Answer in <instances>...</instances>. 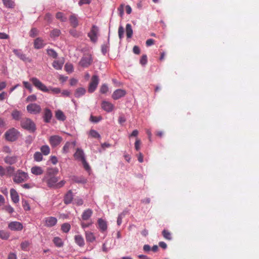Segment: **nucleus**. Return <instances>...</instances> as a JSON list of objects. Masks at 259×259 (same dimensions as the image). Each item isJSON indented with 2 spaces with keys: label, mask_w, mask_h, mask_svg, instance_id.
Returning <instances> with one entry per match:
<instances>
[{
  "label": "nucleus",
  "mask_w": 259,
  "mask_h": 259,
  "mask_svg": "<svg viewBox=\"0 0 259 259\" xmlns=\"http://www.w3.org/2000/svg\"><path fill=\"white\" fill-rule=\"evenodd\" d=\"M86 92V90L83 88H77L75 92L74 96L76 98H79L83 95Z\"/></svg>",
  "instance_id": "cd10ccee"
},
{
  "label": "nucleus",
  "mask_w": 259,
  "mask_h": 259,
  "mask_svg": "<svg viewBox=\"0 0 259 259\" xmlns=\"http://www.w3.org/2000/svg\"><path fill=\"white\" fill-rule=\"evenodd\" d=\"M102 107L105 111L110 112L112 111L113 105L109 102L104 101L102 103Z\"/></svg>",
  "instance_id": "6ab92c4d"
},
{
  "label": "nucleus",
  "mask_w": 259,
  "mask_h": 259,
  "mask_svg": "<svg viewBox=\"0 0 259 259\" xmlns=\"http://www.w3.org/2000/svg\"><path fill=\"white\" fill-rule=\"evenodd\" d=\"M98 27L96 25H93L90 31L88 34L92 42H96L97 41L98 39Z\"/></svg>",
  "instance_id": "6e6552de"
},
{
  "label": "nucleus",
  "mask_w": 259,
  "mask_h": 259,
  "mask_svg": "<svg viewBox=\"0 0 259 259\" xmlns=\"http://www.w3.org/2000/svg\"><path fill=\"white\" fill-rule=\"evenodd\" d=\"M124 30L122 26H120L118 28V36L120 39H121L123 37Z\"/></svg>",
  "instance_id": "49530a36"
},
{
  "label": "nucleus",
  "mask_w": 259,
  "mask_h": 259,
  "mask_svg": "<svg viewBox=\"0 0 259 259\" xmlns=\"http://www.w3.org/2000/svg\"><path fill=\"white\" fill-rule=\"evenodd\" d=\"M41 150V153L45 155H47L49 154V146L47 145L43 146L40 148Z\"/></svg>",
  "instance_id": "79ce46f5"
},
{
  "label": "nucleus",
  "mask_w": 259,
  "mask_h": 259,
  "mask_svg": "<svg viewBox=\"0 0 259 259\" xmlns=\"http://www.w3.org/2000/svg\"><path fill=\"white\" fill-rule=\"evenodd\" d=\"M30 81L33 84L38 90L44 92H47L49 91L48 88L39 79L36 77H32L30 79Z\"/></svg>",
  "instance_id": "423d86ee"
},
{
  "label": "nucleus",
  "mask_w": 259,
  "mask_h": 259,
  "mask_svg": "<svg viewBox=\"0 0 259 259\" xmlns=\"http://www.w3.org/2000/svg\"><path fill=\"white\" fill-rule=\"evenodd\" d=\"M98 228L101 232H104L106 231L107 229V224L106 221L101 218L99 219L98 220Z\"/></svg>",
  "instance_id": "2eb2a0df"
},
{
  "label": "nucleus",
  "mask_w": 259,
  "mask_h": 259,
  "mask_svg": "<svg viewBox=\"0 0 259 259\" xmlns=\"http://www.w3.org/2000/svg\"><path fill=\"white\" fill-rule=\"evenodd\" d=\"M64 68L65 70L68 73H71L73 71V66L71 63H66Z\"/></svg>",
  "instance_id": "ea45409f"
},
{
  "label": "nucleus",
  "mask_w": 259,
  "mask_h": 259,
  "mask_svg": "<svg viewBox=\"0 0 259 259\" xmlns=\"http://www.w3.org/2000/svg\"><path fill=\"white\" fill-rule=\"evenodd\" d=\"M70 228L71 226L69 223H64L61 226V230L64 233H68Z\"/></svg>",
  "instance_id": "f704fd0d"
},
{
  "label": "nucleus",
  "mask_w": 259,
  "mask_h": 259,
  "mask_svg": "<svg viewBox=\"0 0 259 259\" xmlns=\"http://www.w3.org/2000/svg\"><path fill=\"white\" fill-rule=\"evenodd\" d=\"M58 56L57 53L54 50L50 49V57H52L54 59H56Z\"/></svg>",
  "instance_id": "864d4df0"
},
{
  "label": "nucleus",
  "mask_w": 259,
  "mask_h": 259,
  "mask_svg": "<svg viewBox=\"0 0 259 259\" xmlns=\"http://www.w3.org/2000/svg\"><path fill=\"white\" fill-rule=\"evenodd\" d=\"M57 222V220L54 217H50V227L55 226Z\"/></svg>",
  "instance_id": "8fccbe9b"
},
{
  "label": "nucleus",
  "mask_w": 259,
  "mask_h": 259,
  "mask_svg": "<svg viewBox=\"0 0 259 259\" xmlns=\"http://www.w3.org/2000/svg\"><path fill=\"white\" fill-rule=\"evenodd\" d=\"M91 2V0H80L78 4L79 6H82L84 4H89Z\"/></svg>",
  "instance_id": "69168bd1"
},
{
  "label": "nucleus",
  "mask_w": 259,
  "mask_h": 259,
  "mask_svg": "<svg viewBox=\"0 0 259 259\" xmlns=\"http://www.w3.org/2000/svg\"><path fill=\"white\" fill-rule=\"evenodd\" d=\"M50 161L54 165L56 164L58 162V160L56 156H51L50 159Z\"/></svg>",
  "instance_id": "603ef678"
},
{
  "label": "nucleus",
  "mask_w": 259,
  "mask_h": 259,
  "mask_svg": "<svg viewBox=\"0 0 259 259\" xmlns=\"http://www.w3.org/2000/svg\"><path fill=\"white\" fill-rule=\"evenodd\" d=\"M15 168L14 166H9L6 167V170L7 175L9 176H13L14 177V175L16 172H15Z\"/></svg>",
  "instance_id": "473e14b6"
},
{
  "label": "nucleus",
  "mask_w": 259,
  "mask_h": 259,
  "mask_svg": "<svg viewBox=\"0 0 259 259\" xmlns=\"http://www.w3.org/2000/svg\"><path fill=\"white\" fill-rule=\"evenodd\" d=\"M141 141L137 139L135 143V149L137 151H139L140 149Z\"/></svg>",
  "instance_id": "052dcab7"
},
{
  "label": "nucleus",
  "mask_w": 259,
  "mask_h": 259,
  "mask_svg": "<svg viewBox=\"0 0 259 259\" xmlns=\"http://www.w3.org/2000/svg\"><path fill=\"white\" fill-rule=\"evenodd\" d=\"M63 139L58 135H54L50 137V144L53 148H55L60 144Z\"/></svg>",
  "instance_id": "1a4fd4ad"
},
{
  "label": "nucleus",
  "mask_w": 259,
  "mask_h": 259,
  "mask_svg": "<svg viewBox=\"0 0 259 259\" xmlns=\"http://www.w3.org/2000/svg\"><path fill=\"white\" fill-rule=\"evenodd\" d=\"M22 224L18 222H11L8 225V228L12 231H21L23 229Z\"/></svg>",
  "instance_id": "9d476101"
},
{
  "label": "nucleus",
  "mask_w": 259,
  "mask_h": 259,
  "mask_svg": "<svg viewBox=\"0 0 259 259\" xmlns=\"http://www.w3.org/2000/svg\"><path fill=\"white\" fill-rule=\"evenodd\" d=\"M34 159L37 162L41 161L42 160V154L39 152H36L34 154Z\"/></svg>",
  "instance_id": "e433bc0d"
},
{
  "label": "nucleus",
  "mask_w": 259,
  "mask_h": 259,
  "mask_svg": "<svg viewBox=\"0 0 259 259\" xmlns=\"http://www.w3.org/2000/svg\"><path fill=\"white\" fill-rule=\"evenodd\" d=\"M18 161V157L17 156H7L4 158V161L6 163L12 165L16 163Z\"/></svg>",
  "instance_id": "f3484780"
},
{
  "label": "nucleus",
  "mask_w": 259,
  "mask_h": 259,
  "mask_svg": "<svg viewBox=\"0 0 259 259\" xmlns=\"http://www.w3.org/2000/svg\"><path fill=\"white\" fill-rule=\"evenodd\" d=\"M102 119V117L99 115V116H94L93 115H91L90 117V121L93 123H97L100 120H101Z\"/></svg>",
  "instance_id": "c9c22d12"
},
{
  "label": "nucleus",
  "mask_w": 259,
  "mask_h": 259,
  "mask_svg": "<svg viewBox=\"0 0 259 259\" xmlns=\"http://www.w3.org/2000/svg\"><path fill=\"white\" fill-rule=\"evenodd\" d=\"M30 243L28 241H25L21 242L20 246L21 248L23 250H26L27 248L29 246Z\"/></svg>",
  "instance_id": "37998d69"
},
{
  "label": "nucleus",
  "mask_w": 259,
  "mask_h": 259,
  "mask_svg": "<svg viewBox=\"0 0 259 259\" xmlns=\"http://www.w3.org/2000/svg\"><path fill=\"white\" fill-rule=\"evenodd\" d=\"M69 21L71 25L73 27L76 28L78 25V19L75 14H72L70 15L69 18Z\"/></svg>",
  "instance_id": "4be33fe9"
},
{
  "label": "nucleus",
  "mask_w": 259,
  "mask_h": 259,
  "mask_svg": "<svg viewBox=\"0 0 259 259\" xmlns=\"http://www.w3.org/2000/svg\"><path fill=\"white\" fill-rule=\"evenodd\" d=\"M93 62L92 55L89 54H84L79 62V65L83 67H88Z\"/></svg>",
  "instance_id": "39448f33"
},
{
  "label": "nucleus",
  "mask_w": 259,
  "mask_h": 259,
  "mask_svg": "<svg viewBox=\"0 0 259 259\" xmlns=\"http://www.w3.org/2000/svg\"><path fill=\"white\" fill-rule=\"evenodd\" d=\"M19 132L14 128L8 130L5 133V138L7 140L11 142L16 141L18 138Z\"/></svg>",
  "instance_id": "20e7f679"
},
{
  "label": "nucleus",
  "mask_w": 259,
  "mask_h": 259,
  "mask_svg": "<svg viewBox=\"0 0 259 259\" xmlns=\"http://www.w3.org/2000/svg\"><path fill=\"white\" fill-rule=\"evenodd\" d=\"M27 109L30 113H37L40 112V108L36 104H31L27 106Z\"/></svg>",
  "instance_id": "ddd939ff"
},
{
  "label": "nucleus",
  "mask_w": 259,
  "mask_h": 259,
  "mask_svg": "<svg viewBox=\"0 0 259 259\" xmlns=\"http://www.w3.org/2000/svg\"><path fill=\"white\" fill-rule=\"evenodd\" d=\"M124 215L125 213L124 212L121 213L118 215L117 220V224L118 226H120L121 224L122 218Z\"/></svg>",
  "instance_id": "09e8293b"
},
{
  "label": "nucleus",
  "mask_w": 259,
  "mask_h": 259,
  "mask_svg": "<svg viewBox=\"0 0 259 259\" xmlns=\"http://www.w3.org/2000/svg\"><path fill=\"white\" fill-rule=\"evenodd\" d=\"M13 52L14 54L21 60L23 61H30L29 59L26 56L21 50L14 49Z\"/></svg>",
  "instance_id": "f8f14e48"
},
{
  "label": "nucleus",
  "mask_w": 259,
  "mask_h": 259,
  "mask_svg": "<svg viewBox=\"0 0 259 259\" xmlns=\"http://www.w3.org/2000/svg\"><path fill=\"white\" fill-rule=\"evenodd\" d=\"M100 92L102 94H105L108 91V86L106 84H103L100 88Z\"/></svg>",
  "instance_id": "de8ad7c7"
},
{
  "label": "nucleus",
  "mask_w": 259,
  "mask_h": 259,
  "mask_svg": "<svg viewBox=\"0 0 259 259\" xmlns=\"http://www.w3.org/2000/svg\"><path fill=\"white\" fill-rule=\"evenodd\" d=\"M5 6L8 8H13L15 7V3L12 0H2Z\"/></svg>",
  "instance_id": "c756f323"
},
{
  "label": "nucleus",
  "mask_w": 259,
  "mask_h": 259,
  "mask_svg": "<svg viewBox=\"0 0 259 259\" xmlns=\"http://www.w3.org/2000/svg\"><path fill=\"white\" fill-rule=\"evenodd\" d=\"M52 241L57 247H62L64 245L63 241L59 237H54L52 240Z\"/></svg>",
  "instance_id": "5701e85b"
},
{
  "label": "nucleus",
  "mask_w": 259,
  "mask_h": 259,
  "mask_svg": "<svg viewBox=\"0 0 259 259\" xmlns=\"http://www.w3.org/2000/svg\"><path fill=\"white\" fill-rule=\"evenodd\" d=\"M99 82V79L97 75H94L92 76L91 81L89 84L88 92L93 93L96 89Z\"/></svg>",
  "instance_id": "0eeeda50"
},
{
  "label": "nucleus",
  "mask_w": 259,
  "mask_h": 259,
  "mask_svg": "<svg viewBox=\"0 0 259 259\" xmlns=\"http://www.w3.org/2000/svg\"><path fill=\"white\" fill-rule=\"evenodd\" d=\"M9 38V35L4 32H0V39H5Z\"/></svg>",
  "instance_id": "0e129e2a"
},
{
  "label": "nucleus",
  "mask_w": 259,
  "mask_h": 259,
  "mask_svg": "<svg viewBox=\"0 0 259 259\" xmlns=\"http://www.w3.org/2000/svg\"><path fill=\"white\" fill-rule=\"evenodd\" d=\"M36 100V96L35 95H32L27 98L28 101H34Z\"/></svg>",
  "instance_id": "774afa93"
},
{
  "label": "nucleus",
  "mask_w": 259,
  "mask_h": 259,
  "mask_svg": "<svg viewBox=\"0 0 259 259\" xmlns=\"http://www.w3.org/2000/svg\"><path fill=\"white\" fill-rule=\"evenodd\" d=\"M74 157L76 160L82 161L85 159L84 153L81 149L77 148L74 154Z\"/></svg>",
  "instance_id": "4468645a"
},
{
  "label": "nucleus",
  "mask_w": 259,
  "mask_h": 259,
  "mask_svg": "<svg viewBox=\"0 0 259 259\" xmlns=\"http://www.w3.org/2000/svg\"><path fill=\"white\" fill-rule=\"evenodd\" d=\"M81 161L82 163L84 168L86 170H89L90 169V166L89 164H88V163L87 162L85 159H83Z\"/></svg>",
  "instance_id": "3c124183"
},
{
  "label": "nucleus",
  "mask_w": 259,
  "mask_h": 259,
  "mask_svg": "<svg viewBox=\"0 0 259 259\" xmlns=\"http://www.w3.org/2000/svg\"><path fill=\"white\" fill-rule=\"evenodd\" d=\"M10 195L12 200L15 203H17L19 201V197L18 193L14 189H11L10 190Z\"/></svg>",
  "instance_id": "a211bd4d"
},
{
  "label": "nucleus",
  "mask_w": 259,
  "mask_h": 259,
  "mask_svg": "<svg viewBox=\"0 0 259 259\" xmlns=\"http://www.w3.org/2000/svg\"><path fill=\"white\" fill-rule=\"evenodd\" d=\"M126 91L122 89H117L112 94V97L114 100H117L126 95Z\"/></svg>",
  "instance_id": "9b49d317"
},
{
  "label": "nucleus",
  "mask_w": 259,
  "mask_h": 259,
  "mask_svg": "<svg viewBox=\"0 0 259 259\" xmlns=\"http://www.w3.org/2000/svg\"><path fill=\"white\" fill-rule=\"evenodd\" d=\"M56 117L58 120L64 121L66 119L65 114H56Z\"/></svg>",
  "instance_id": "e2e57ef3"
},
{
  "label": "nucleus",
  "mask_w": 259,
  "mask_h": 259,
  "mask_svg": "<svg viewBox=\"0 0 259 259\" xmlns=\"http://www.w3.org/2000/svg\"><path fill=\"white\" fill-rule=\"evenodd\" d=\"M23 206L24 209L26 210H28L30 209V206L27 201H22Z\"/></svg>",
  "instance_id": "680f3d73"
},
{
  "label": "nucleus",
  "mask_w": 259,
  "mask_h": 259,
  "mask_svg": "<svg viewBox=\"0 0 259 259\" xmlns=\"http://www.w3.org/2000/svg\"><path fill=\"white\" fill-rule=\"evenodd\" d=\"M61 33L60 30L58 29H53L51 32V37H58L60 35Z\"/></svg>",
  "instance_id": "a19ab883"
},
{
  "label": "nucleus",
  "mask_w": 259,
  "mask_h": 259,
  "mask_svg": "<svg viewBox=\"0 0 259 259\" xmlns=\"http://www.w3.org/2000/svg\"><path fill=\"white\" fill-rule=\"evenodd\" d=\"M85 236L87 242H93L96 239L94 234L91 232L85 231Z\"/></svg>",
  "instance_id": "393cba45"
},
{
  "label": "nucleus",
  "mask_w": 259,
  "mask_h": 259,
  "mask_svg": "<svg viewBox=\"0 0 259 259\" xmlns=\"http://www.w3.org/2000/svg\"><path fill=\"white\" fill-rule=\"evenodd\" d=\"M58 169L56 167L50 168V187H53L55 188H60L63 187L65 184V181H61L59 183L57 178L55 177H51V175H54L58 172Z\"/></svg>",
  "instance_id": "f257e3e1"
},
{
  "label": "nucleus",
  "mask_w": 259,
  "mask_h": 259,
  "mask_svg": "<svg viewBox=\"0 0 259 259\" xmlns=\"http://www.w3.org/2000/svg\"><path fill=\"white\" fill-rule=\"evenodd\" d=\"M163 237L168 240H170L172 239V236L171 233L167 230H163L162 232Z\"/></svg>",
  "instance_id": "2f4dec72"
},
{
  "label": "nucleus",
  "mask_w": 259,
  "mask_h": 259,
  "mask_svg": "<svg viewBox=\"0 0 259 259\" xmlns=\"http://www.w3.org/2000/svg\"><path fill=\"white\" fill-rule=\"evenodd\" d=\"M38 34V30L35 28H32L29 32V36L31 37H34Z\"/></svg>",
  "instance_id": "c03bdc74"
},
{
  "label": "nucleus",
  "mask_w": 259,
  "mask_h": 259,
  "mask_svg": "<svg viewBox=\"0 0 259 259\" xmlns=\"http://www.w3.org/2000/svg\"><path fill=\"white\" fill-rule=\"evenodd\" d=\"M71 144L75 145V143L74 142L72 143L69 142H66L62 148V152L64 153H67L69 151Z\"/></svg>",
  "instance_id": "7c9ffc66"
},
{
  "label": "nucleus",
  "mask_w": 259,
  "mask_h": 259,
  "mask_svg": "<svg viewBox=\"0 0 259 259\" xmlns=\"http://www.w3.org/2000/svg\"><path fill=\"white\" fill-rule=\"evenodd\" d=\"M31 172L35 175H40L43 173L42 168L39 166H33L31 169Z\"/></svg>",
  "instance_id": "bb28decb"
},
{
  "label": "nucleus",
  "mask_w": 259,
  "mask_h": 259,
  "mask_svg": "<svg viewBox=\"0 0 259 259\" xmlns=\"http://www.w3.org/2000/svg\"><path fill=\"white\" fill-rule=\"evenodd\" d=\"M9 236L10 234L8 232L4 230L0 231V237L2 239L7 240L9 238Z\"/></svg>",
  "instance_id": "4c0bfd02"
},
{
  "label": "nucleus",
  "mask_w": 259,
  "mask_h": 259,
  "mask_svg": "<svg viewBox=\"0 0 259 259\" xmlns=\"http://www.w3.org/2000/svg\"><path fill=\"white\" fill-rule=\"evenodd\" d=\"M44 46V40L39 37L34 40V47L35 49H39L42 48Z\"/></svg>",
  "instance_id": "b1692460"
},
{
  "label": "nucleus",
  "mask_w": 259,
  "mask_h": 259,
  "mask_svg": "<svg viewBox=\"0 0 259 259\" xmlns=\"http://www.w3.org/2000/svg\"><path fill=\"white\" fill-rule=\"evenodd\" d=\"M56 17L61 22H65L67 20V18L64 16V14L60 12L56 13Z\"/></svg>",
  "instance_id": "72a5a7b5"
},
{
  "label": "nucleus",
  "mask_w": 259,
  "mask_h": 259,
  "mask_svg": "<svg viewBox=\"0 0 259 259\" xmlns=\"http://www.w3.org/2000/svg\"><path fill=\"white\" fill-rule=\"evenodd\" d=\"M3 209L9 213H12L14 212V209L10 205L5 206Z\"/></svg>",
  "instance_id": "5fc2aeb1"
},
{
  "label": "nucleus",
  "mask_w": 259,
  "mask_h": 259,
  "mask_svg": "<svg viewBox=\"0 0 259 259\" xmlns=\"http://www.w3.org/2000/svg\"><path fill=\"white\" fill-rule=\"evenodd\" d=\"M74 181L77 183L84 184L86 183V180L83 178H76L74 179Z\"/></svg>",
  "instance_id": "6e6d98bb"
},
{
  "label": "nucleus",
  "mask_w": 259,
  "mask_h": 259,
  "mask_svg": "<svg viewBox=\"0 0 259 259\" xmlns=\"http://www.w3.org/2000/svg\"><path fill=\"white\" fill-rule=\"evenodd\" d=\"M23 83L24 87L27 89L29 90L30 92H32V88L31 85L29 82L24 81L23 82Z\"/></svg>",
  "instance_id": "4d7b16f0"
},
{
  "label": "nucleus",
  "mask_w": 259,
  "mask_h": 259,
  "mask_svg": "<svg viewBox=\"0 0 259 259\" xmlns=\"http://www.w3.org/2000/svg\"><path fill=\"white\" fill-rule=\"evenodd\" d=\"M7 96V94L6 92H3L2 93H0V101H4L6 97Z\"/></svg>",
  "instance_id": "338daca9"
},
{
  "label": "nucleus",
  "mask_w": 259,
  "mask_h": 259,
  "mask_svg": "<svg viewBox=\"0 0 259 259\" xmlns=\"http://www.w3.org/2000/svg\"><path fill=\"white\" fill-rule=\"evenodd\" d=\"M93 211L91 209H88L84 210L82 214V219L83 220H88L92 216Z\"/></svg>",
  "instance_id": "a878e982"
},
{
  "label": "nucleus",
  "mask_w": 259,
  "mask_h": 259,
  "mask_svg": "<svg viewBox=\"0 0 259 259\" xmlns=\"http://www.w3.org/2000/svg\"><path fill=\"white\" fill-rule=\"evenodd\" d=\"M133 31L132 28V26L130 24H127L126 25V35L127 38H131L133 35Z\"/></svg>",
  "instance_id": "c85d7f7f"
},
{
  "label": "nucleus",
  "mask_w": 259,
  "mask_h": 259,
  "mask_svg": "<svg viewBox=\"0 0 259 259\" xmlns=\"http://www.w3.org/2000/svg\"><path fill=\"white\" fill-rule=\"evenodd\" d=\"M124 5L122 4H121L120 5V6L117 9V10L119 12V15L121 17H122L124 14Z\"/></svg>",
  "instance_id": "a18cd8bd"
},
{
  "label": "nucleus",
  "mask_w": 259,
  "mask_h": 259,
  "mask_svg": "<svg viewBox=\"0 0 259 259\" xmlns=\"http://www.w3.org/2000/svg\"><path fill=\"white\" fill-rule=\"evenodd\" d=\"M21 125L23 128L31 132H34L36 130L34 122L28 118L22 119L21 121Z\"/></svg>",
  "instance_id": "7ed1b4c3"
},
{
  "label": "nucleus",
  "mask_w": 259,
  "mask_h": 259,
  "mask_svg": "<svg viewBox=\"0 0 259 259\" xmlns=\"http://www.w3.org/2000/svg\"><path fill=\"white\" fill-rule=\"evenodd\" d=\"M89 135L91 137L94 138L99 139L101 137L100 134L94 130H91L90 131Z\"/></svg>",
  "instance_id": "58836bf2"
},
{
  "label": "nucleus",
  "mask_w": 259,
  "mask_h": 259,
  "mask_svg": "<svg viewBox=\"0 0 259 259\" xmlns=\"http://www.w3.org/2000/svg\"><path fill=\"white\" fill-rule=\"evenodd\" d=\"M75 242L80 247H83L84 244V240L83 237L80 235H76L74 236Z\"/></svg>",
  "instance_id": "412c9836"
},
{
  "label": "nucleus",
  "mask_w": 259,
  "mask_h": 259,
  "mask_svg": "<svg viewBox=\"0 0 259 259\" xmlns=\"http://www.w3.org/2000/svg\"><path fill=\"white\" fill-rule=\"evenodd\" d=\"M147 62V58L146 55H143L140 59V63L144 65Z\"/></svg>",
  "instance_id": "13d9d810"
},
{
  "label": "nucleus",
  "mask_w": 259,
  "mask_h": 259,
  "mask_svg": "<svg viewBox=\"0 0 259 259\" xmlns=\"http://www.w3.org/2000/svg\"><path fill=\"white\" fill-rule=\"evenodd\" d=\"M73 193L71 190H69L65 194L64 198V202L66 204L70 203L73 199Z\"/></svg>",
  "instance_id": "aec40b11"
},
{
  "label": "nucleus",
  "mask_w": 259,
  "mask_h": 259,
  "mask_svg": "<svg viewBox=\"0 0 259 259\" xmlns=\"http://www.w3.org/2000/svg\"><path fill=\"white\" fill-rule=\"evenodd\" d=\"M50 91H51V92L54 94H58L61 93V90H60V89H59L58 88H50Z\"/></svg>",
  "instance_id": "bf43d9fd"
},
{
  "label": "nucleus",
  "mask_w": 259,
  "mask_h": 259,
  "mask_svg": "<svg viewBox=\"0 0 259 259\" xmlns=\"http://www.w3.org/2000/svg\"><path fill=\"white\" fill-rule=\"evenodd\" d=\"M64 63V59L63 58H61L57 60H55L52 63V66L55 69L57 70H60L62 69Z\"/></svg>",
  "instance_id": "dca6fc26"
},
{
  "label": "nucleus",
  "mask_w": 259,
  "mask_h": 259,
  "mask_svg": "<svg viewBox=\"0 0 259 259\" xmlns=\"http://www.w3.org/2000/svg\"><path fill=\"white\" fill-rule=\"evenodd\" d=\"M28 178L29 177L27 172L18 169L14 175L13 181L16 184H20L26 181Z\"/></svg>",
  "instance_id": "f03ea898"
}]
</instances>
